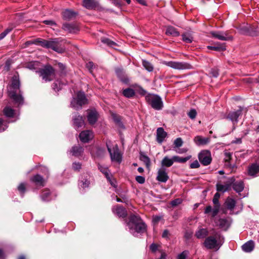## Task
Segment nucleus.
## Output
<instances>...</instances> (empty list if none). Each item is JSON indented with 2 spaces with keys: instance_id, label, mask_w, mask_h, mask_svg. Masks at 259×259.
Listing matches in <instances>:
<instances>
[{
  "instance_id": "1",
  "label": "nucleus",
  "mask_w": 259,
  "mask_h": 259,
  "mask_svg": "<svg viewBox=\"0 0 259 259\" xmlns=\"http://www.w3.org/2000/svg\"><path fill=\"white\" fill-rule=\"evenodd\" d=\"M20 87L19 75L18 72H16L12 77L8 95L13 102L18 105H22L24 103V99L23 97V93L20 90Z\"/></svg>"
},
{
  "instance_id": "2",
  "label": "nucleus",
  "mask_w": 259,
  "mask_h": 259,
  "mask_svg": "<svg viewBox=\"0 0 259 259\" xmlns=\"http://www.w3.org/2000/svg\"><path fill=\"white\" fill-rule=\"evenodd\" d=\"M35 45L47 49H52L58 53H63L65 52V49L61 47V38H50L49 40L39 38L35 39Z\"/></svg>"
},
{
  "instance_id": "3",
  "label": "nucleus",
  "mask_w": 259,
  "mask_h": 259,
  "mask_svg": "<svg viewBox=\"0 0 259 259\" xmlns=\"http://www.w3.org/2000/svg\"><path fill=\"white\" fill-rule=\"evenodd\" d=\"M224 243V236L220 233H216L214 236H207L203 242V245L207 249H215L218 250L222 246Z\"/></svg>"
},
{
  "instance_id": "4",
  "label": "nucleus",
  "mask_w": 259,
  "mask_h": 259,
  "mask_svg": "<svg viewBox=\"0 0 259 259\" xmlns=\"http://www.w3.org/2000/svg\"><path fill=\"white\" fill-rule=\"evenodd\" d=\"M88 104V99L85 94L82 91H79L76 92L75 97L72 98L70 106L76 110H79L83 106Z\"/></svg>"
},
{
  "instance_id": "5",
  "label": "nucleus",
  "mask_w": 259,
  "mask_h": 259,
  "mask_svg": "<svg viewBox=\"0 0 259 259\" xmlns=\"http://www.w3.org/2000/svg\"><path fill=\"white\" fill-rule=\"evenodd\" d=\"M36 72L46 82L53 80L56 76L55 69L50 64H47L42 68H39L36 70Z\"/></svg>"
},
{
  "instance_id": "6",
  "label": "nucleus",
  "mask_w": 259,
  "mask_h": 259,
  "mask_svg": "<svg viewBox=\"0 0 259 259\" xmlns=\"http://www.w3.org/2000/svg\"><path fill=\"white\" fill-rule=\"evenodd\" d=\"M238 32L244 35L256 37L259 35V27L257 25L246 24L237 28Z\"/></svg>"
},
{
  "instance_id": "7",
  "label": "nucleus",
  "mask_w": 259,
  "mask_h": 259,
  "mask_svg": "<svg viewBox=\"0 0 259 259\" xmlns=\"http://www.w3.org/2000/svg\"><path fill=\"white\" fill-rule=\"evenodd\" d=\"M145 100L147 104L155 110H160L163 107L161 98L157 94L149 93L145 96Z\"/></svg>"
},
{
  "instance_id": "8",
  "label": "nucleus",
  "mask_w": 259,
  "mask_h": 259,
  "mask_svg": "<svg viewBox=\"0 0 259 259\" xmlns=\"http://www.w3.org/2000/svg\"><path fill=\"white\" fill-rule=\"evenodd\" d=\"M237 110H234L228 113L226 116V119L230 120L233 125L237 124L243 114V111L245 110L247 111L246 108L243 106H239Z\"/></svg>"
},
{
  "instance_id": "9",
  "label": "nucleus",
  "mask_w": 259,
  "mask_h": 259,
  "mask_svg": "<svg viewBox=\"0 0 259 259\" xmlns=\"http://www.w3.org/2000/svg\"><path fill=\"white\" fill-rule=\"evenodd\" d=\"M106 146L110 154L111 161H116L118 163H120L122 161V154L119 152V149L117 145H116L115 147H113V151L107 143H106Z\"/></svg>"
},
{
  "instance_id": "10",
  "label": "nucleus",
  "mask_w": 259,
  "mask_h": 259,
  "mask_svg": "<svg viewBox=\"0 0 259 259\" xmlns=\"http://www.w3.org/2000/svg\"><path fill=\"white\" fill-rule=\"evenodd\" d=\"M198 159L200 163L204 166L210 164L212 161L210 151L208 150H202L198 154Z\"/></svg>"
},
{
  "instance_id": "11",
  "label": "nucleus",
  "mask_w": 259,
  "mask_h": 259,
  "mask_svg": "<svg viewBox=\"0 0 259 259\" xmlns=\"http://www.w3.org/2000/svg\"><path fill=\"white\" fill-rule=\"evenodd\" d=\"M212 202L214 204L213 208L210 205H208L206 207L204 210V213L208 214L210 212L211 213V217L214 218L217 215L220 211L221 204L219 202V199L213 198Z\"/></svg>"
},
{
  "instance_id": "12",
  "label": "nucleus",
  "mask_w": 259,
  "mask_h": 259,
  "mask_svg": "<svg viewBox=\"0 0 259 259\" xmlns=\"http://www.w3.org/2000/svg\"><path fill=\"white\" fill-rule=\"evenodd\" d=\"M166 65L175 69L184 70L192 68V66L188 63L184 62L169 61L166 63Z\"/></svg>"
},
{
  "instance_id": "13",
  "label": "nucleus",
  "mask_w": 259,
  "mask_h": 259,
  "mask_svg": "<svg viewBox=\"0 0 259 259\" xmlns=\"http://www.w3.org/2000/svg\"><path fill=\"white\" fill-rule=\"evenodd\" d=\"M62 29L70 33H77L79 31L80 29L78 24L76 22L64 23L62 24Z\"/></svg>"
},
{
  "instance_id": "14",
  "label": "nucleus",
  "mask_w": 259,
  "mask_h": 259,
  "mask_svg": "<svg viewBox=\"0 0 259 259\" xmlns=\"http://www.w3.org/2000/svg\"><path fill=\"white\" fill-rule=\"evenodd\" d=\"M78 13L71 9H66L61 12V16L63 20L70 21L75 19L78 16Z\"/></svg>"
},
{
  "instance_id": "15",
  "label": "nucleus",
  "mask_w": 259,
  "mask_h": 259,
  "mask_svg": "<svg viewBox=\"0 0 259 259\" xmlns=\"http://www.w3.org/2000/svg\"><path fill=\"white\" fill-rule=\"evenodd\" d=\"M99 114L95 108L88 110L87 119L90 125H94L98 121Z\"/></svg>"
},
{
  "instance_id": "16",
  "label": "nucleus",
  "mask_w": 259,
  "mask_h": 259,
  "mask_svg": "<svg viewBox=\"0 0 259 259\" xmlns=\"http://www.w3.org/2000/svg\"><path fill=\"white\" fill-rule=\"evenodd\" d=\"M229 182H232L231 187L236 193H239L244 190V184L242 181H236L234 177H231L229 179Z\"/></svg>"
},
{
  "instance_id": "17",
  "label": "nucleus",
  "mask_w": 259,
  "mask_h": 259,
  "mask_svg": "<svg viewBox=\"0 0 259 259\" xmlns=\"http://www.w3.org/2000/svg\"><path fill=\"white\" fill-rule=\"evenodd\" d=\"M72 121L73 125L76 130L84 126L85 125L83 116L81 115H79L78 113H75L74 115H73Z\"/></svg>"
},
{
  "instance_id": "18",
  "label": "nucleus",
  "mask_w": 259,
  "mask_h": 259,
  "mask_svg": "<svg viewBox=\"0 0 259 259\" xmlns=\"http://www.w3.org/2000/svg\"><path fill=\"white\" fill-rule=\"evenodd\" d=\"M211 36L214 38L221 40H230L233 39L232 36H228L226 32L222 31H211Z\"/></svg>"
},
{
  "instance_id": "19",
  "label": "nucleus",
  "mask_w": 259,
  "mask_h": 259,
  "mask_svg": "<svg viewBox=\"0 0 259 259\" xmlns=\"http://www.w3.org/2000/svg\"><path fill=\"white\" fill-rule=\"evenodd\" d=\"M91 182L90 177L87 174H83L81 176L78 182V186L79 189H83L89 188Z\"/></svg>"
},
{
  "instance_id": "20",
  "label": "nucleus",
  "mask_w": 259,
  "mask_h": 259,
  "mask_svg": "<svg viewBox=\"0 0 259 259\" xmlns=\"http://www.w3.org/2000/svg\"><path fill=\"white\" fill-rule=\"evenodd\" d=\"M93 133L91 130L83 131L79 135L80 141L84 143L89 142L93 138Z\"/></svg>"
},
{
  "instance_id": "21",
  "label": "nucleus",
  "mask_w": 259,
  "mask_h": 259,
  "mask_svg": "<svg viewBox=\"0 0 259 259\" xmlns=\"http://www.w3.org/2000/svg\"><path fill=\"white\" fill-rule=\"evenodd\" d=\"M115 72L118 79L123 83L128 84L130 79L125 74V72L122 68L117 67L115 69Z\"/></svg>"
},
{
  "instance_id": "22",
  "label": "nucleus",
  "mask_w": 259,
  "mask_h": 259,
  "mask_svg": "<svg viewBox=\"0 0 259 259\" xmlns=\"http://www.w3.org/2000/svg\"><path fill=\"white\" fill-rule=\"evenodd\" d=\"M31 183L34 184L37 187H42L45 186V182L44 178L39 174H36L30 178Z\"/></svg>"
},
{
  "instance_id": "23",
  "label": "nucleus",
  "mask_w": 259,
  "mask_h": 259,
  "mask_svg": "<svg viewBox=\"0 0 259 259\" xmlns=\"http://www.w3.org/2000/svg\"><path fill=\"white\" fill-rule=\"evenodd\" d=\"M82 6L88 10H96L99 7V3L96 0H83Z\"/></svg>"
},
{
  "instance_id": "24",
  "label": "nucleus",
  "mask_w": 259,
  "mask_h": 259,
  "mask_svg": "<svg viewBox=\"0 0 259 259\" xmlns=\"http://www.w3.org/2000/svg\"><path fill=\"white\" fill-rule=\"evenodd\" d=\"M69 152L72 156L76 157H79L83 154L84 152V148L79 144L74 145L70 150Z\"/></svg>"
},
{
  "instance_id": "25",
  "label": "nucleus",
  "mask_w": 259,
  "mask_h": 259,
  "mask_svg": "<svg viewBox=\"0 0 259 259\" xmlns=\"http://www.w3.org/2000/svg\"><path fill=\"white\" fill-rule=\"evenodd\" d=\"M169 177L164 167H161L157 172L156 180L160 182L165 183L168 180Z\"/></svg>"
},
{
  "instance_id": "26",
  "label": "nucleus",
  "mask_w": 259,
  "mask_h": 259,
  "mask_svg": "<svg viewBox=\"0 0 259 259\" xmlns=\"http://www.w3.org/2000/svg\"><path fill=\"white\" fill-rule=\"evenodd\" d=\"M232 182H229V179L225 183V185H222L220 183H217L216 184V189L218 192L224 193L227 191H229L231 189V184Z\"/></svg>"
},
{
  "instance_id": "27",
  "label": "nucleus",
  "mask_w": 259,
  "mask_h": 259,
  "mask_svg": "<svg viewBox=\"0 0 259 259\" xmlns=\"http://www.w3.org/2000/svg\"><path fill=\"white\" fill-rule=\"evenodd\" d=\"M112 212L118 217L125 218L127 215L126 209L121 205H117L116 208H112Z\"/></svg>"
},
{
  "instance_id": "28",
  "label": "nucleus",
  "mask_w": 259,
  "mask_h": 259,
  "mask_svg": "<svg viewBox=\"0 0 259 259\" xmlns=\"http://www.w3.org/2000/svg\"><path fill=\"white\" fill-rule=\"evenodd\" d=\"M142 221V220L139 215L132 214L128 217V222L126 223V225L129 227L130 229L132 230L133 229V226H132V224L135 225Z\"/></svg>"
},
{
  "instance_id": "29",
  "label": "nucleus",
  "mask_w": 259,
  "mask_h": 259,
  "mask_svg": "<svg viewBox=\"0 0 259 259\" xmlns=\"http://www.w3.org/2000/svg\"><path fill=\"white\" fill-rule=\"evenodd\" d=\"M167 134L164 131L162 127H158L156 131V141L159 143L161 144L164 140V139L167 137Z\"/></svg>"
},
{
  "instance_id": "30",
  "label": "nucleus",
  "mask_w": 259,
  "mask_h": 259,
  "mask_svg": "<svg viewBox=\"0 0 259 259\" xmlns=\"http://www.w3.org/2000/svg\"><path fill=\"white\" fill-rule=\"evenodd\" d=\"M209 232L206 228H199L195 232V236L197 239L206 238L208 235Z\"/></svg>"
},
{
  "instance_id": "31",
  "label": "nucleus",
  "mask_w": 259,
  "mask_h": 259,
  "mask_svg": "<svg viewBox=\"0 0 259 259\" xmlns=\"http://www.w3.org/2000/svg\"><path fill=\"white\" fill-rule=\"evenodd\" d=\"M165 34L168 36H171L173 37H177L180 35V32L178 31L177 28L172 26H168L166 27L165 31Z\"/></svg>"
},
{
  "instance_id": "32",
  "label": "nucleus",
  "mask_w": 259,
  "mask_h": 259,
  "mask_svg": "<svg viewBox=\"0 0 259 259\" xmlns=\"http://www.w3.org/2000/svg\"><path fill=\"white\" fill-rule=\"evenodd\" d=\"M259 172V164L256 163L251 164L248 169V174L251 176H256Z\"/></svg>"
},
{
  "instance_id": "33",
  "label": "nucleus",
  "mask_w": 259,
  "mask_h": 259,
  "mask_svg": "<svg viewBox=\"0 0 259 259\" xmlns=\"http://www.w3.org/2000/svg\"><path fill=\"white\" fill-rule=\"evenodd\" d=\"M194 142L197 146L205 145L209 142V139L197 136L194 138Z\"/></svg>"
},
{
  "instance_id": "34",
  "label": "nucleus",
  "mask_w": 259,
  "mask_h": 259,
  "mask_svg": "<svg viewBox=\"0 0 259 259\" xmlns=\"http://www.w3.org/2000/svg\"><path fill=\"white\" fill-rule=\"evenodd\" d=\"M134 229L137 233L143 234L146 231L147 226L142 220L140 223L134 225Z\"/></svg>"
},
{
  "instance_id": "35",
  "label": "nucleus",
  "mask_w": 259,
  "mask_h": 259,
  "mask_svg": "<svg viewBox=\"0 0 259 259\" xmlns=\"http://www.w3.org/2000/svg\"><path fill=\"white\" fill-rule=\"evenodd\" d=\"M139 154L140 160L145 163L148 169H149L151 166V160L150 158L143 152L140 151Z\"/></svg>"
},
{
  "instance_id": "36",
  "label": "nucleus",
  "mask_w": 259,
  "mask_h": 259,
  "mask_svg": "<svg viewBox=\"0 0 259 259\" xmlns=\"http://www.w3.org/2000/svg\"><path fill=\"white\" fill-rule=\"evenodd\" d=\"M242 249L246 252H250L254 248V242L250 240L245 243L242 246Z\"/></svg>"
},
{
  "instance_id": "37",
  "label": "nucleus",
  "mask_w": 259,
  "mask_h": 259,
  "mask_svg": "<svg viewBox=\"0 0 259 259\" xmlns=\"http://www.w3.org/2000/svg\"><path fill=\"white\" fill-rule=\"evenodd\" d=\"M207 48L210 50H213L217 52H222L226 50L225 44H222L218 42L215 44L214 46H208Z\"/></svg>"
},
{
  "instance_id": "38",
  "label": "nucleus",
  "mask_w": 259,
  "mask_h": 259,
  "mask_svg": "<svg viewBox=\"0 0 259 259\" xmlns=\"http://www.w3.org/2000/svg\"><path fill=\"white\" fill-rule=\"evenodd\" d=\"M57 65L59 69V75L60 77H65L67 74L66 66L65 64L58 62Z\"/></svg>"
},
{
  "instance_id": "39",
  "label": "nucleus",
  "mask_w": 259,
  "mask_h": 259,
  "mask_svg": "<svg viewBox=\"0 0 259 259\" xmlns=\"http://www.w3.org/2000/svg\"><path fill=\"white\" fill-rule=\"evenodd\" d=\"M122 94L125 98H132L135 96L136 93L133 89L128 88L123 90Z\"/></svg>"
},
{
  "instance_id": "40",
  "label": "nucleus",
  "mask_w": 259,
  "mask_h": 259,
  "mask_svg": "<svg viewBox=\"0 0 259 259\" xmlns=\"http://www.w3.org/2000/svg\"><path fill=\"white\" fill-rule=\"evenodd\" d=\"M236 200L233 198H231L228 197L225 202V204L227 208L229 210H232L234 209L235 205H236Z\"/></svg>"
},
{
  "instance_id": "41",
  "label": "nucleus",
  "mask_w": 259,
  "mask_h": 259,
  "mask_svg": "<svg viewBox=\"0 0 259 259\" xmlns=\"http://www.w3.org/2000/svg\"><path fill=\"white\" fill-rule=\"evenodd\" d=\"M50 191L48 189L44 190L40 194V197L43 201L48 202L51 200Z\"/></svg>"
},
{
  "instance_id": "42",
  "label": "nucleus",
  "mask_w": 259,
  "mask_h": 259,
  "mask_svg": "<svg viewBox=\"0 0 259 259\" xmlns=\"http://www.w3.org/2000/svg\"><path fill=\"white\" fill-rule=\"evenodd\" d=\"M112 117L114 122L122 128H125V126L121 121V117L120 115L116 114H112Z\"/></svg>"
},
{
  "instance_id": "43",
  "label": "nucleus",
  "mask_w": 259,
  "mask_h": 259,
  "mask_svg": "<svg viewBox=\"0 0 259 259\" xmlns=\"http://www.w3.org/2000/svg\"><path fill=\"white\" fill-rule=\"evenodd\" d=\"M4 114L7 117L12 118L14 116L15 111L10 107L6 106L3 110Z\"/></svg>"
},
{
  "instance_id": "44",
  "label": "nucleus",
  "mask_w": 259,
  "mask_h": 259,
  "mask_svg": "<svg viewBox=\"0 0 259 259\" xmlns=\"http://www.w3.org/2000/svg\"><path fill=\"white\" fill-rule=\"evenodd\" d=\"M64 84L60 79L56 80L52 84V88L55 92H59L62 90Z\"/></svg>"
},
{
  "instance_id": "45",
  "label": "nucleus",
  "mask_w": 259,
  "mask_h": 259,
  "mask_svg": "<svg viewBox=\"0 0 259 259\" xmlns=\"http://www.w3.org/2000/svg\"><path fill=\"white\" fill-rule=\"evenodd\" d=\"M173 156L171 159L169 158L167 156H165L161 161V165L162 166L170 167L171 166L174 162Z\"/></svg>"
},
{
  "instance_id": "46",
  "label": "nucleus",
  "mask_w": 259,
  "mask_h": 259,
  "mask_svg": "<svg viewBox=\"0 0 259 259\" xmlns=\"http://www.w3.org/2000/svg\"><path fill=\"white\" fill-rule=\"evenodd\" d=\"M101 41L102 43L106 44L109 47L114 48L115 46H117V44L115 42L107 37H102Z\"/></svg>"
},
{
  "instance_id": "47",
  "label": "nucleus",
  "mask_w": 259,
  "mask_h": 259,
  "mask_svg": "<svg viewBox=\"0 0 259 259\" xmlns=\"http://www.w3.org/2000/svg\"><path fill=\"white\" fill-rule=\"evenodd\" d=\"M219 226L220 228L227 229L229 227V223L226 218H220L219 220Z\"/></svg>"
},
{
  "instance_id": "48",
  "label": "nucleus",
  "mask_w": 259,
  "mask_h": 259,
  "mask_svg": "<svg viewBox=\"0 0 259 259\" xmlns=\"http://www.w3.org/2000/svg\"><path fill=\"white\" fill-rule=\"evenodd\" d=\"M142 65L149 72H152L154 69L153 65L147 60H142Z\"/></svg>"
},
{
  "instance_id": "49",
  "label": "nucleus",
  "mask_w": 259,
  "mask_h": 259,
  "mask_svg": "<svg viewBox=\"0 0 259 259\" xmlns=\"http://www.w3.org/2000/svg\"><path fill=\"white\" fill-rule=\"evenodd\" d=\"M191 157V156H188L185 157H181L179 156H174L173 160L175 162L179 163H185Z\"/></svg>"
},
{
  "instance_id": "50",
  "label": "nucleus",
  "mask_w": 259,
  "mask_h": 259,
  "mask_svg": "<svg viewBox=\"0 0 259 259\" xmlns=\"http://www.w3.org/2000/svg\"><path fill=\"white\" fill-rule=\"evenodd\" d=\"M182 40L186 43H191L193 41V37L191 34L187 33H183L182 35Z\"/></svg>"
},
{
  "instance_id": "51",
  "label": "nucleus",
  "mask_w": 259,
  "mask_h": 259,
  "mask_svg": "<svg viewBox=\"0 0 259 259\" xmlns=\"http://www.w3.org/2000/svg\"><path fill=\"white\" fill-rule=\"evenodd\" d=\"M39 62L37 61H31L29 62L27 64V68L30 70H36L37 68V66Z\"/></svg>"
},
{
  "instance_id": "52",
  "label": "nucleus",
  "mask_w": 259,
  "mask_h": 259,
  "mask_svg": "<svg viewBox=\"0 0 259 259\" xmlns=\"http://www.w3.org/2000/svg\"><path fill=\"white\" fill-rule=\"evenodd\" d=\"M13 63V61L11 59H8L6 60L5 66L4 67V70L6 72H8L10 70L11 65Z\"/></svg>"
},
{
  "instance_id": "53",
  "label": "nucleus",
  "mask_w": 259,
  "mask_h": 259,
  "mask_svg": "<svg viewBox=\"0 0 259 259\" xmlns=\"http://www.w3.org/2000/svg\"><path fill=\"white\" fill-rule=\"evenodd\" d=\"M8 125L4 122L3 118H0V133L4 132L8 128Z\"/></svg>"
},
{
  "instance_id": "54",
  "label": "nucleus",
  "mask_w": 259,
  "mask_h": 259,
  "mask_svg": "<svg viewBox=\"0 0 259 259\" xmlns=\"http://www.w3.org/2000/svg\"><path fill=\"white\" fill-rule=\"evenodd\" d=\"M18 190L19 191L21 195L23 196L25 191H26V187L25 184L24 183H21L18 187Z\"/></svg>"
},
{
  "instance_id": "55",
  "label": "nucleus",
  "mask_w": 259,
  "mask_h": 259,
  "mask_svg": "<svg viewBox=\"0 0 259 259\" xmlns=\"http://www.w3.org/2000/svg\"><path fill=\"white\" fill-rule=\"evenodd\" d=\"M183 202V200L181 198H177L170 201V205L172 207H175L179 204H181Z\"/></svg>"
},
{
  "instance_id": "56",
  "label": "nucleus",
  "mask_w": 259,
  "mask_h": 259,
  "mask_svg": "<svg viewBox=\"0 0 259 259\" xmlns=\"http://www.w3.org/2000/svg\"><path fill=\"white\" fill-rule=\"evenodd\" d=\"M183 141L181 138H177L174 142L175 148H179L182 146Z\"/></svg>"
},
{
  "instance_id": "57",
  "label": "nucleus",
  "mask_w": 259,
  "mask_h": 259,
  "mask_svg": "<svg viewBox=\"0 0 259 259\" xmlns=\"http://www.w3.org/2000/svg\"><path fill=\"white\" fill-rule=\"evenodd\" d=\"M13 29V27L9 26L3 32L0 33V36L3 39L8 33H9Z\"/></svg>"
},
{
  "instance_id": "58",
  "label": "nucleus",
  "mask_w": 259,
  "mask_h": 259,
  "mask_svg": "<svg viewBox=\"0 0 259 259\" xmlns=\"http://www.w3.org/2000/svg\"><path fill=\"white\" fill-rule=\"evenodd\" d=\"M13 29V27L9 26L3 32L0 33V36L3 39L8 33H9Z\"/></svg>"
},
{
  "instance_id": "59",
  "label": "nucleus",
  "mask_w": 259,
  "mask_h": 259,
  "mask_svg": "<svg viewBox=\"0 0 259 259\" xmlns=\"http://www.w3.org/2000/svg\"><path fill=\"white\" fill-rule=\"evenodd\" d=\"M72 168L74 171H79L81 168V164L78 162H74L72 163Z\"/></svg>"
},
{
  "instance_id": "60",
  "label": "nucleus",
  "mask_w": 259,
  "mask_h": 259,
  "mask_svg": "<svg viewBox=\"0 0 259 259\" xmlns=\"http://www.w3.org/2000/svg\"><path fill=\"white\" fill-rule=\"evenodd\" d=\"M188 253L189 251L188 250H184L178 254L177 259H187Z\"/></svg>"
},
{
  "instance_id": "61",
  "label": "nucleus",
  "mask_w": 259,
  "mask_h": 259,
  "mask_svg": "<svg viewBox=\"0 0 259 259\" xmlns=\"http://www.w3.org/2000/svg\"><path fill=\"white\" fill-rule=\"evenodd\" d=\"M188 115L191 119H193L195 118L196 116L197 112L195 109H192L190 110L188 113Z\"/></svg>"
},
{
  "instance_id": "62",
  "label": "nucleus",
  "mask_w": 259,
  "mask_h": 259,
  "mask_svg": "<svg viewBox=\"0 0 259 259\" xmlns=\"http://www.w3.org/2000/svg\"><path fill=\"white\" fill-rule=\"evenodd\" d=\"M210 76L213 77H217L219 75V70L215 68H212L210 71Z\"/></svg>"
},
{
  "instance_id": "63",
  "label": "nucleus",
  "mask_w": 259,
  "mask_h": 259,
  "mask_svg": "<svg viewBox=\"0 0 259 259\" xmlns=\"http://www.w3.org/2000/svg\"><path fill=\"white\" fill-rule=\"evenodd\" d=\"M232 153L231 152H226L225 153V161L226 162L228 163H230V160L232 159Z\"/></svg>"
},
{
  "instance_id": "64",
  "label": "nucleus",
  "mask_w": 259,
  "mask_h": 259,
  "mask_svg": "<svg viewBox=\"0 0 259 259\" xmlns=\"http://www.w3.org/2000/svg\"><path fill=\"white\" fill-rule=\"evenodd\" d=\"M136 181L140 184H143L145 182V178L143 176H137L136 177Z\"/></svg>"
}]
</instances>
